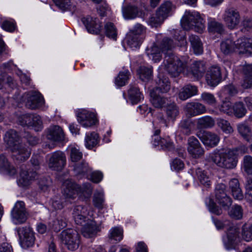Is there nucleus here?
Here are the masks:
<instances>
[{"label":"nucleus","mask_w":252,"mask_h":252,"mask_svg":"<svg viewBox=\"0 0 252 252\" xmlns=\"http://www.w3.org/2000/svg\"><path fill=\"white\" fill-rule=\"evenodd\" d=\"M104 201L103 194L100 192L94 194L93 196V203L95 207L101 208Z\"/></svg>","instance_id":"61"},{"label":"nucleus","mask_w":252,"mask_h":252,"mask_svg":"<svg viewBox=\"0 0 252 252\" xmlns=\"http://www.w3.org/2000/svg\"><path fill=\"white\" fill-rule=\"evenodd\" d=\"M54 3L62 11L69 9L71 5V0H52Z\"/></svg>","instance_id":"56"},{"label":"nucleus","mask_w":252,"mask_h":252,"mask_svg":"<svg viewBox=\"0 0 252 252\" xmlns=\"http://www.w3.org/2000/svg\"><path fill=\"white\" fill-rule=\"evenodd\" d=\"M0 168L4 169L11 176L17 172L16 169L9 163L3 155H0Z\"/></svg>","instance_id":"34"},{"label":"nucleus","mask_w":252,"mask_h":252,"mask_svg":"<svg viewBox=\"0 0 252 252\" xmlns=\"http://www.w3.org/2000/svg\"><path fill=\"white\" fill-rule=\"evenodd\" d=\"M78 121L84 127L92 126L96 122L94 114L86 111H83L78 114Z\"/></svg>","instance_id":"22"},{"label":"nucleus","mask_w":252,"mask_h":252,"mask_svg":"<svg viewBox=\"0 0 252 252\" xmlns=\"http://www.w3.org/2000/svg\"><path fill=\"white\" fill-rule=\"evenodd\" d=\"M98 134L95 132H92L87 135L85 139L86 147L91 149L98 143Z\"/></svg>","instance_id":"45"},{"label":"nucleus","mask_w":252,"mask_h":252,"mask_svg":"<svg viewBox=\"0 0 252 252\" xmlns=\"http://www.w3.org/2000/svg\"><path fill=\"white\" fill-rule=\"evenodd\" d=\"M189 40L195 54H200L203 52L202 43L198 36L191 35L189 37Z\"/></svg>","instance_id":"38"},{"label":"nucleus","mask_w":252,"mask_h":252,"mask_svg":"<svg viewBox=\"0 0 252 252\" xmlns=\"http://www.w3.org/2000/svg\"><path fill=\"white\" fill-rule=\"evenodd\" d=\"M175 47V45L172 39L168 38H164L160 43V48L162 52H165V55L168 52H172V50Z\"/></svg>","instance_id":"48"},{"label":"nucleus","mask_w":252,"mask_h":252,"mask_svg":"<svg viewBox=\"0 0 252 252\" xmlns=\"http://www.w3.org/2000/svg\"><path fill=\"white\" fill-rule=\"evenodd\" d=\"M20 244L23 248L32 247L35 241L34 233L32 229L30 227L19 228L18 230Z\"/></svg>","instance_id":"8"},{"label":"nucleus","mask_w":252,"mask_h":252,"mask_svg":"<svg viewBox=\"0 0 252 252\" xmlns=\"http://www.w3.org/2000/svg\"><path fill=\"white\" fill-rule=\"evenodd\" d=\"M201 99L204 103L211 105L215 106L217 103V100L214 95L209 93L204 92L201 94Z\"/></svg>","instance_id":"54"},{"label":"nucleus","mask_w":252,"mask_h":252,"mask_svg":"<svg viewBox=\"0 0 252 252\" xmlns=\"http://www.w3.org/2000/svg\"><path fill=\"white\" fill-rule=\"evenodd\" d=\"M188 151L195 158H199L204 154V150L199 141L194 136H190L188 140Z\"/></svg>","instance_id":"13"},{"label":"nucleus","mask_w":252,"mask_h":252,"mask_svg":"<svg viewBox=\"0 0 252 252\" xmlns=\"http://www.w3.org/2000/svg\"><path fill=\"white\" fill-rule=\"evenodd\" d=\"M6 86L12 88L14 86L13 79L0 70V90L6 88Z\"/></svg>","instance_id":"40"},{"label":"nucleus","mask_w":252,"mask_h":252,"mask_svg":"<svg viewBox=\"0 0 252 252\" xmlns=\"http://www.w3.org/2000/svg\"><path fill=\"white\" fill-rule=\"evenodd\" d=\"M173 5L171 2L167 1L162 3L157 9V13L164 19L167 18L172 10Z\"/></svg>","instance_id":"37"},{"label":"nucleus","mask_w":252,"mask_h":252,"mask_svg":"<svg viewBox=\"0 0 252 252\" xmlns=\"http://www.w3.org/2000/svg\"><path fill=\"white\" fill-rule=\"evenodd\" d=\"M216 201L224 209H228L232 203V199L227 195L224 184L218 185L215 189Z\"/></svg>","instance_id":"10"},{"label":"nucleus","mask_w":252,"mask_h":252,"mask_svg":"<svg viewBox=\"0 0 252 252\" xmlns=\"http://www.w3.org/2000/svg\"><path fill=\"white\" fill-rule=\"evenodd\" d=\"M215 124L214 119L209 116L198 118L196 121V127L198 129H207L213 127Z\"/></svg>","instance_id":"30"},{"label":"nucleus","mask_w":252,"mask_h":252,"mask_svg":"<svg viewBox=\"0 0 252 252\" xmlns=\"http://www.w3.org/2000/svg\"><path fill=\"white\" fill-rule=\"evenodd\" d=\"M109 238L111 240L120 241L122 239V232L120 229L115 227L111 230Z\"/></svg>","instance_id":"63"},{"label":"nucleus","mask_w":252,"mask_h":252,"mask_svg":"<svg viewBox=\"0 0 252 252\" xmlns=\"http://www.w3.org/2000/svg\"><path fill=\"white\" fill-rule=\"evenodd\" d=\"M206 69V63L203 61H195L191 65L190 72L196 78L203 76Z\"/></svg>","instance_id":"25"},{"label":"nucleus","mask_w":252,"mask_h":252,"mask_svg":"<svg viewBox=\"0 0 252 252\" xmlns=\"http://www.w3.org/2000/svg\"><path fill=\"white\" fill-rule=\"evenodd\" d=\"M245 153L242 147L228 149L214 153L211 157V159L219 167L232 169L237 165V155Z\"/></svg>","instance_id":"2"},{"label":"nucleus","mask_w":252,"mask_h":252,"mask_svg":"<svg viewBox=\"0 0 252 252\" xmlns=\"http://www.w3.org/2000/svg\"><path fill=\"white\" fill-rule=\"evenodd\" d=\"M208 30L211 32H217L221 34L223 31L222 24L215 20H211L208 23Z\"/></svg>","instance_id":"50"},{"label":"nucleus","mask_w":252,"mask_h":252,"mask_svg":"<svg viewBox=\"0 0 252 252\" xmlns=\"http://www.w3.org/2000/svg\"><path fill=\"white\" fill-rule=\"evenodd\" d=\"M63 192L66 199H74L77 196V189L82 193L90 195L92 192V188L89 183L83 184L81 186H78L70 179L65 180L62 185Z\"/></svg>","instance_id":"3"},{"label":"nucleus","mask_w":252,"mask_h":252,"mask_svg":"<svg viewBox=\"0 0 252 252\" xmlns=\"http://www.w3.org/2000/svg\"><path fill=\"white\" fill-rule=\"evenodd\" d=\"M129 78V72L125 71L121 72L116 78V84L120 87L124 86Z\"/></svg>","instance_id":"53"},{"label":"nucleus","mask_w":252,"mask_h":252,"mask_svg":"<svg viewBox=\"0 0 252 252\" xmlns=\"http://www.w3.org/2000/svg\"><path fill=\"white\" fill-rule=\"evenodd\" d=\"M196 174L200 182L207 187L211 185V181L207 172L200 168L196 169Z\"/></svg>","instance_id":"41"},{"label":"nucleus","mask_w":252,"mask_h":252,"mask_svg":"<svg viewBox=\"0 0 252 252\" xmlns=\"http://www.w3.org/2000/svg\"><path fill=\"white\" fill-rule=\"evenodd\" d=\"M66 226V222L65 220L61 217H58L56 220L52 221V223L51 224V226L56 232L60 231L61 229H63Z\"/></svg>","instance_id":"57"},{"label":"nucleus","mask_w":252,"mask_h":252,"mask_svg":"<svg viewBox=\"0 0 252 252\" xmlns=\"http://www.w3.org/2000/svg\"><path fill=\"white\" fill-rule=\"evenodd\" d=\"M95 221L88 220L81 229L82 235L86 238H91L95 236L98 231Z\"/></svg>","instance_id":"23"},{"label":"nucleus","mask_w":252,"mask_h":252,"mask_svg":"<svg viewBox=\"0 0 252 252\" xmlns=\"http://www.w3.org/2000/svg\"><path fill=\"white\" fill-rule=\"evenodd\" d=\"M192 121L189 119H186L181 121L179 124V128L181 131L186 135H189L191 131V126Z\"/></svg>","instance_id":"44"},{"label":"nucleus","mask_w":252,"mask_h":252,"mask_svg":"<svg viewBox=\"0 0 252 252\" xmlns=\"http://www.w3.org/2000/svg\"><path fill=\"white\" fill-rule=\"evenodd\" d=\"M232 110L234 115L238 118H242L247 113V109L242 102L235 103Z\"/></svg>","instance_id":"46"},{"label":"nucleus","mask_w":252,"mask_h":252,"mask_svg":"<svg viewBox=\"0 0 252 252\" xmlns=\"http://www.w3.org/2000/svg\"><path fill=\"white\" fill-rule=\"evenodd\" d=\"M139 77L143 81H148L153 78V69L151 67L142 66L138 70Z\"/></svg>","instance_id":"36"},{"label":"nucleus","mask_w":252,"mask_h":252,"mask_svg":"<svg viewBox=\"0 0 252 252\" xmlns=\"http://www.w3.org/2000/svg\"><path fill=\"white\" fill-rule=\"evenodd\" d=\"M127 43L131 47H137L141 42V39L136 35L128 33L126 36Z\"/></svg>","instance_id":"55"},{"label":"nucleus","mask_w":252,"mask_h":252,"mask_svg":"<svg viewBox=\"0 0 252 252\" xmlns=\"http://www.w3.org/2000/svg\"><path fill=\"white\" fill-rule=\"evenodd\" d=\"M242 236L243 239L247 242L252 240V224H245L242 228Z\"/></svg>","instance_id":"49"},{"label":"nucleus","mask_w":252,"mask_h":252,"mask_svg":"<svg viewBox=\"0 0 252 252\" xmlns=\"http://www.w3.org/2000/svg\"><path fill=\"white\" fill-rule=\"evenodd\" d=\"M218 126L225 133L230 134L233 132V129L230 124L226 120L219 118L217 120Z\"/></svg>","instance_id":"47"},{"label":"nucleus","mask_w":252,"mask_h":252,"mask_svg":"<svg viewBox=\"0 0 252 252\" xmlns=\"http://www.w3.org/2000/svg\"><path fill=\"white\" fill-rule=\"evenodd\" d=\"M66 164V156L65 154L61 151H57L53 153L49 158L48 166L54 170H62Z\"/></svg>","instance_id":"11"},{"label":"nucleus","mask_w":252,"mask_h":252,"mask_svg":"<svg viewBox=\"0 0 252 252\" xmlns=\"http://www.w3.org/2000/svg\"><path fill=\"white\" fill-rule=\"evenodd\" d=\"M36 131H40L42 128V121L40 116L32 114L31 125L30 127Z\"/></svg>","instance_id":"51"},{"label":"nucleus","mask_w":252,"mask_h":252,"mask_svg":"<svg viewBox=\"0 0 252 252\" xmlns=\"http://www.w3.org/2000/svg\"><path fill=\"white\" fill-rule=\"evenodd\" d=\"M106 35L114 40L117 38V30L113 23L111 22L107 23L105 25Z\"/></svg>","instance_id":"52"},{"label":"nucleus","mask_w":252,"mask_h":252,"mask_svg":"<svg viewBox=\"0 0 252 252\" xmlns=\"http://www.w3.org/2000/svg\"><path fill=\"white\" fill-rule=\"evenodd\" d=\"M185 112L190 117H194L204 114L207 110L205 106L199 102L188 103L184 108Z\"/></svg>","instance_id":"18"},{"label":"nucleus","mask_w":252,"mask_h":252,"mask_svg":"<svg viewBox=\"0 0 252 252\" xmlns=\"http://www.w3.org/2000/svg\"><path fill=\"white\" fill-rule=\"evenodd\" d=\"M243 73L244 77L241 86L244 89L251 88L252 87V64L244 66Z\"/></svg>","instance_id":"26"},{"label":"nucleus","mask_w":252,"mask_h":252,"mask_svg":"<svg viewBox=\"0 0 252 252\" xmlns=\"http://www.w3.org/2000/svg\"><path fill=\"white\" fill-rule=\"evenodd\" d=\"M197 93L198 89L196 86L188 84L181 89L179 93V98L182 100H186L196 95Z\"/></svg>","instance_id":"24"},{"label":"nucleus","mask_w":252,"mask_h":252,"mask_svg":"<svg viewBox=\"0 0 252 252\" xmlns=\"http://www.w3.org/2000/svg\"><path fill=\"white\" fill-rule=\"evenodd\" d=\"M122 14L126 20L134 19L141 17L144 14L143 11L137 5L131 3L126 4L122 7Z\"/></svg>","instance_id":"14"},{"label":"nucleus","mask_w":252,"mask_h":252,"mask_svg":"<svg viewBox=\"0 0 252 252\" xmlns=\"http://www.w3.org/2000/svg\"><path fill=\"white\" fill-rule=\"evenodd\" d=\"M165 19L156 12L155 16L151 17L149 19V23L154 27H158L163 23Z\"/></svg>","instance_id":"60"},{"label":"nucleus","mask_w":252,"mask_h":252,"mask_svg":"<svg viewBox=\"0 0 252 252\" xmlns=\"http://www.w3.org/2000/svg\"><path fill=\"white\" fill-rule=\"evenodd\" d=\"M61 242L68 250L75 251L79 246L80 236L77 231L73 229L63 230L60 235Z\"/></svg>","instance_id":"6"},{"label":"nucleus","mask_w":252,"mask_h":252,"mask_svg":"<svg viewBox=\"0 0 252 252\" xmlns=\"http://www.w3.org/2000/svg\"><path fill=\"white\" fill-rule=\"evenodd\" d=\"M223 19L227 27L230 29H233L239 24L240 16L236 9L230 8L225 10Z\"/></svg>","instance_id":"12"},{"label":"nucleus","mask_w":252,"mask_h":252,"mask_svg":"<svg viewBox=\"0 0 252 252\" xmlns=\"http://www.w3.org/2000/svg\"><path fill=\"white\" fill-rule=\"evenodd\" d=\"M236 48L239 54L250 53L252 50V37L243 36L236 41Z\"/></svg>","instance_id":"20"},{"label":"nucleus","mask_w":252,"mask_h":252,"mask_svg":"<svg viewBox=\"0 0 252 252\" xmlns=\"http://www.w3.org/2000/svg\"><path fill=\"white\" fill-rule=\"evenodd\" d=\"M220 68L217 66H211L206 74L207 84L212 87L217 86L221 80Z\"/></svg>","instance_id":"16"},{"label":"nucleus","mask_w":252,"mask_h":252,"mask_svg":"<svg viewBox=\"0 0 252 252\" xmlns=\"http://www.w3.org/2000/svg\"><path fill=\"white\" fill-rule=\"evenodd\" d=\"M32 114H24L18 118V122L20 125L23 126H27L30 127L31 125Z\"/></svg>","instance_id":"62"},{"label":"nucleus","mask_w":252,"mask_h":252,"mask_svg":"<svg viewBox=\"0 0 252 252\" xmlns=\"http://www.w3.org/2000/svg\"><path fill=\"white\" fill-rule=\"evenodd\" d=\"M165 112L168 120L174 121L179 114V108L175 102H172L166 106Z\"/></svg>","instance_id":"33"},{"label":"nucleus","mask_w":252,"mask_h":252,"mask_svg":"<svg viewBox=\"0 0 252 252\" xmlns=\"http://www.w3.org/2000/svg\"><path fill=\"white\" fill-rule=\"evenodd\" d=\"M128 96L132 103H138L142 98V95L139 89L135 87H132L128 91Z\"/></svg>","instance_id":"43"},{"label":"nucleus","mask_w":252,"mask_h":252,"mask_svg":"<svg viewBox=\"0 0 252 252\" xmlns=\"http://www.w3.org/2000/svg\"><path fill=\"white\" fill-rule=\"evenodd\" d=\"M239 234L238 228L232 225L227 229V241L225 242V245H227L228 248H231L234 242L237 238Z\"/></svg>","instance_id":"31"},{"label":"nucleus","mask_w":252,"mask_h":252,"mask_svg":"<svg viewBox=\"0 0 252 252\" xmlns=\"http://www.w3.org/2000/svg\"><path fill=\"white\" fill-rule=\"evenodd\" d=\"M82 21L89 32L95 34L99 33L102 26L100 25L98 19L88 16L82 18Z\"/></svg>","instance_id":"21"},{"label":"nucleus","mask_w":252,"mask_h":252,"mask_svg":"<svg viewBox=\"0 0 252 252\" xmlns=\"http://www.w3.org/2000/svg\"><path fill=\"white\" fill-rule=\"evenodd\" d=\"M146 31V28L142 25L137 23L128 33L133 34L139 36L145 33Z\"/></svg>","instance_id":"58"},{"label":"nucleus","mask_w":252,"mask_h":252,"mask_svg":"<svg viewBox=\"0 0 252 252\" xmlns=\"http://www.w3.org/2000/svg\"><path fill=\"white\" fill-rule=\"evenodd\" d=\"M196 135L205 145L211 147L216 146L220 141V137L217 134L210 131L197 132Z\"/></svg>","instance_id":"17"},{"label":"nucleus","mask_w":252,"mask_h":252,"mask_svg":"<svg viewBox=\"0 0 252 252\" xmlns=\"http://www.w3.org/2000/svg\"><path fill=\"white\" fill-rule=\"evenodd\" d=\"M11 215L14 223L18 224L25 222L28 217L25 203L23 201H17L11 211Z\"/></svg>","instance_id":"7"},{"label":"nucleus","mask_w":252,"mask_h":252,"mask_svg":"<svg viewBox=\"0 0 252 252\" xmlns=\"http://www.w3.org/2000/svg\"><path fill=\"white\" fill-rule=\"evenodd\" d=\"M74 169L76 174L78 175L84 176L91 172V169L89 167L88 164L84 161L76 164Z\"/></svg>","instance_id":"42"},{"label":"nucleus","mask_w":252,"mask_h":252,"mask_svg":"<svg viewBox=\"0 0 252 252\" xmlns=\"http://www.w3.org/2000/svg\"><path fill=\"white\" fill-rule=\"evenodd\" d=\"M19 140V136L14 130L10 129L5 134L4 141L11 151L13 158L24 161L29 158L31 151L25 144L20 143Z\"/></svg>","instance_id":"1"},{"label":"nucleus","mask_w":252,"mask_h":252,"mask_svg":"<svg viewBox=\"0 0 252 252\" xmlns=\"http://www.w3.org/2000/svg\"><path fill=\"white\" fill-rule=\"evenodd\" d=\"M82 153L80 150L75 147L70 148V156L71 160L73 162H77L82 158Z\"/></svg>","instance_id":"59"},{"label":"nucleus","mask_w":252,"mask_h":252,"mask_svg":"<svg viewBox=\"0 0 252 252\" xmlns=\"http://www.w3.org/2000/svg\"><path fill=\"white\" fill-rule=\"evenodd\" d=\"M64 139L65 134L60 126H50L48 131V148H54L57 146V143L63 142Z\"/></svg>","instance_id":"9"},{"label":"nucleus","mask_w":252,"mask_h":252,"mask_svg":"<svg viewBox=\"0 0 252 252\" xmlns=\"http://www.w3.org/2000/svg\"><path fill=\"white\" fill-rule=\"evenodd\" d=\"M239 133L247 141L252 139V134L251 128L245 123H240L237 125Z\"/></svg>","instance_id":"35"},{"label":"nucleus","mask_w":252,"mask_h":252,"mask_svg":"<svg viewBox=\"0 0 252 252\" xmlns=\"http://www.w3.org/2000/svg\"><path fill=\"white\" fill-rule=\"evenodd\" d=\"M150 100L153 106L158 108H160L166 103L167 99L166 97H162L159 94V93L150 91Z\"/></svg>","instance_id":"28"},{"label":"nucleus","mask_w":252,"mask_h":252,"mask_svg":"<svg viewBox=\"0 0 252 252\" xmlns=\"http://www.w3.org/2000/svg\"><path fill=\"white\" fill-rule=\"evenodd\" d=\"M228 214L234 220H240L243 217V210L240 205L235 204L228 210Z\"/></svg>","instance_id":"39"},{"label":"nucleus","mask_w":252,"mask_h":252,"mask_svg":"<svg viewBox=\"0 0 252 252\" xmlns=\"http://www.w3.org/2000/svg\"><path fill=\"white\" fill-rule=\"evenodd\" d=\"M182 27L186 30L194 29L202 32L205 29L204 21L198 12L186 11L181 20Z\"/></svg>","instance_id":"4"},{"label":"nucleus","mask_w":252,"mask_h":252,"mask_svg":"<svg viewBox=\"0 0 252 252\" xmlns=\"http://www.w3.org/2000/svg\"><path fill=\"white\" fill-rule=\"evenodd\" d=\"M229 186L234 199L240 200L243 198V194L238 179L234 178L230 180Z\"/></svg>","instance_id":"29"},{"label":"nucleus","mask_w":252,"mask_h":252,"mask_svg":"<svg viewBox=\"0 0 252 252\" xmlns=\"http://www.w3.org/2000/svg\"><path fill=\"white\" fill-rule=\"evenodd\" d=\"M36 176L35 172L29 171L22 167L18 180V184L22 187H27L32 184Z\"/></svg>","instance_id":"19"},{"label":"nucleus","mask_w":252,"mask_h":252,"mask_svg":"<svg viewBox=\"0 0 252 252\" xmlns=\"http://www.w3.org/2000/svg\"><path fill=\"white\" fill-rule=\"evenodd\" d=\"M26 106L31 109H35L41 106L43 104V98L41 94L37 92H29L26 94Z\"/></svg>","instance_id":"15"},{"label":"nucleus","mask_w":252,"mask_h":252,"mask_svg":"<svg viewBox=\"0 0 252 252\" xmlns=\"http://www.w3.org/2000/svg\"><path fill=\"white\" fill-rule=\"evenodd\" d=\"M164 63L165 69L173 77L178 76L186 66L185 62L181 61L170 51L165 55Z\"/></svg>","instance_id":"5"},{"label":"nucleus","mask_w":252,"mask_h":252,"mask_svg":"<svg viewBox=\"0 0 252 252\" xmlns=\"http://www.w3.org/2000/svg\"><path fill=\"white\" fill-rule=\"evenodd\" d=\"M220 50L225 55L230 54L234 52H237L236 48V41L227 39L222 41L220 44Z\"/></svg>","instance_id":"32"},{"label":"nucleus","mask_w":252,"mask_h":252,"mask_svg":"<svg viewBox=\"0 0 252 252\" xmlns=\"http://www.w3.org/2000/svg\"><path fill=\"white\" fill-rule=\"evenodd\" d=\"M156 83L158 86L151 89V90L163 94L167 93L170 89V82L167 78L161 77L159 76L158 79L156 80Z\"/></svg>","instance_id":"27"},{"label":"nucleus","mask_w":252,"mask_h":252,"mask_svg":"<svg viewBox=\"0 0 252 252\" xmlns=\"http://www.w3.org/2000/svg\"><path fill=\"white\" fill-rule=\"evenodd\" d=\"M243 166L245 171L248 173L252 170V157L246 156L244 157Z\"/></svg>","instance_id":"64"}]
</instances>
